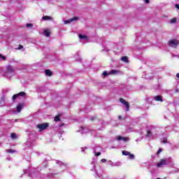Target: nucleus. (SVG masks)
<instances>
[{
    "label": "nucleus",
    "mask_w": 179,
    "mask_h": 179,
    "mask_svg": "<svg viewBox=\"0 0 179 179\" xmlns=\"http://www.w3.org/2000/svg\"><path fill=\"white\" fill-rule=\"evenodd\" d=\"M22 48H23V45H19V48H18V49H19V50H22Z\"/></svg>",
    "instance_id": "34"
},
{
    "label": "nucleus",
    "mask_w": 179,
    "mask_h": 179,
    "mask_svg": "<svg viewBox=\"0 0 179 179\" xmlns=\"http://www.w3.org/2000/svg\"><path fill=\"white\" fill-rule=\"evenodd\" d=\"M129 152L127 151V150H124L122 151V155L123 156H128L129 155Z\"/></svg>",
    "instance_id": "20"
},
{
    "label": "nucleus",
    "mask_w": 179,
    "mask_h": 179,
    "mask_svg": "<svg viewBox=\"0 0 179 179\" xmlns=\"http://www.w3.org/2000/svg\"><path fill=\"white\" fill-rule=\"evenodd\" d=\"M80 128H81V129H83V127H81Z\"/></svg>",
    "instance_id": "41"
},
{
    "label": "nucleus",
    "mask_w": 179,
    "mask_h": 179,
    "mask_svg": "<svg viewBox=\"0 0 179 179\" xmlns=\"http://www.w3.org/2000/svg\"><path fill=\"white\" fill-rule=\"evenodd\" d=\"M169 44L170 45V47H177V45H178V44H179V42L176 39H172L169 41Z\"/></svg>",
    "instance_id": "2"
},
{
    "label": "nucleus",
    "mask_w": 179,
    "mask_h": 179,
    "mask_svg": "<svg viewBox=\"0 0 179 179\" xmlns=\"http://www.w3.org/2000/svg\"><path fill=\"white\" fill-rule=\"evenodd\" d=\"M61 116L59 115H57L55 117V122H58V121H61Z\"/></svg>",
    "instance_id": "14"
},
{
    "label": "nucleus",
    "mask_w": 179,
    "mask_h": 179,
    "mask_svg": "<svg viewBox=\"0 0 179 179\" xmlns=\"http://www.w3.org/2000/svg\"><path fill=\"white\" fill-rule=\"evenodd\" d=\"M166 164H167V160L166 159H162L158 164H157V167H163V166H166Z\"/></svg>",
    "instance_id": "4"
},
{
    "label": "nucleus",
    "mask_w": 179,
    "mask_h": 179,
    "mask_svg": "<svg viewBox=\"0 0 179 179\" xmlns=\"http://www.w3.org/2000/svg\"><path fill=\"white\" fill-rule=\"evenodd\" d=\"M119 119L121 120V116H119Z\"/></svg>",
    "instance_id": "39"
},
{
    "label": "nucleus",
    "mask_w": 179,
    "mask_h": 179,
    "mask_svg": "<svg viewBox=\"0 0 179 179\" xmlns=\"http://www.w3.org/2000/svg\"><path fill=\"white\" fill-rule=\"evenodd\" d=\"M102 75L104 76V78H106V76H108V73H107V71H103V73H102Z\"/></svg>",
    "instance_id": "25"
},
{
    "label": "nucleus",
    "mask_w": 179,
    "mask_h": 179,
    "mask_svg": "<svg viewBox=\"0 0 179 179\" xmlns=\"http://www.w3.org/2000/svg\"><path fill=\"white\" fill-rule=\"evenodd\" d=\"M128 156L129 159H130L131 160H134V159H135V155H134V154H131V152H129Z\"/></svg>",
    "instance_id": "16"
},
{
    "label": "nucleus",
    "mask_w": 179,
    "mask_h": 179,
    "mask_svg": "<svg viewBox=\"0 0 179 179\" xmlns=\"http://www.w3.org/2000/svg\"><path fill=\"white\" fill-rule=\"evenodd\" d=\"M43 34L46 36V37H50V36H51V32L49 31V29H45L43 31Z\"/></svg>",
    "instance_id": "9"
},
{
    "label": "nucleus",
    "mask_w": 179,
    "mask_h": 179,
    "mask_svg": "<svg viewBox=\"0 0 179 179\" xmlns=\"http://www.w3.org/2000/svg\"><path fill=\"white\" fill-rule=\"evenodd\" d=\"M177 22V18H171V20H170V23L171 24H174V23H176Z\"/></svg>",
    "instance_id": "17"
},
{
    "label": "nucleus",
    "mask_w": 179,
    "mask_h": 179,
    "mask_svg": "<svg viewBox=\"0 0 179 179\" xmlns=\"http://www.w3.org/2000/svg\"><path fill=\"white\" fill-rule=\"evenodd\" d=\"M145 136H147V138H150V136H152V131H147V134L145 135Z\"/></svg>",
    "instance_id": "18"
},
{
    "label": "nucleus",
    "mask_w": 179,
    "mask_h": 179,
    "mask_svg": "<svg viewBox=\"0 0 179 179\" xmlns=\"http://www.w3.org/2000/svg\"><path fill=\"white\" fill-rule=\"evenodd\" d=\"M176 92H179V90H176Z\"/></svg>",
    "instance_id": "40"
},
{
    "label": "nucleus",
    "mask_w": 179,
    "mask_h": 179,
    "mask_svg": "<svg viewBox=\"0 0 179 179\" xmlns=\"http://www.w3.org/2000/svg\"><path fill=\"white\" fill-rule=\"evenodd\" d=\"M90 120V121H94V120H96V117H91Z\"/></svg>",
    "instance_id": "30"
},
{
    "label": "nucleus",
    "mask_w": 179,
    "mask_h": 179,
    "mask_svg": "<svg viewBox=\"0 0 179 179\" xmlns=\"http://www.w3.org/2000/svg\"><path fill=\"white\" fill-rule=\"evenodd\" d=\"M154 99H155V101H161V103L163 102V96L160 95L155 96Z\"/></svg>",
    "instance_id": "8"
},
{
    "label": "nucleus",
    "mask_w": 179,
    "mask_h": 179,
    "mask_svg": "<svg viewBox=\"0 0 179 179\" xmlns=\"http://www.w3.org/2000/svg\"><path fill=\"white\" fill-rule=\"evenodd\" d=\"M7 152H8V153H15V150L8 149V150H7Z\"/></svg>",
    "instance_id": "22"
},
{
    "label": "nucleus",
    "mask_w": 179,
    "mask_h": 179,
    "mask_svg": "<svg viewBox=\"0 0 179 179\" xmlns=\"http://www.w3.org/2000/svg\"><path fill=\"white\" fill-rule=\"evenodd\" d=\"M117 141H122V136H118L117 137Z\"/></svg>",
    "instance_id": "28"
},
{
    "label": "nucleus",
    "mask_w": 179,
    "mask_h": 179,
    "mask_svg": "<svg viewBox=\"0 0 179 179\" xmlns=\"http://www.w3.org/2000/svg\"><path fill=\"white\" fill-rule=\"evenodd\" d=\"M110 73H118V71L113 70V71H110Z\"/></svg>",
    "instance_id": "27"
},
{
    "label": "nucleus",
    "mask_w": 179,
    "mask_h": 179,
    "mask_svg": "<svg viewBox=\"0 0 179 179\" xmlns=\"http://www.w3.org/2000/svg\"><path fill=\"white\" fill-rule=\"evenodd\" d=\"M26 27H33V24L28 23L26 24Z\"/></svg>",
    "instance_id": "26"
},
{
    "label": "nucleus",
    "mask_w": 179,
    "mask_h": 179,
    "mask_svg": "<svg viewBox=\"0 0 179 179\" xmlns=\"http://www.w3.org/2000/svg\"><path fill=\"white\" fill-rule=\"evenodd\" d=\"M122 139L123 141H127V140H128V138L122 137Z\"/></svg>",
    "instance_id": "36"
},
{
    "label": "nucleus",
    "mask_w": 179,
    "mask_h": 179,
    "mask_svg": "<svg viewBox=\"0 0 179 179\" xmlns=\"http://www.w3.org/2000/svg\"><path fill=\"white\" fill-rule=\"evenodd\" d=\"M121 61H122L123 62H126V64H128V62H129V60H128V57L127 56H124L121 58Z\"/></svg>",
    "instance_id": "11"
},
{
    "label": "nucleus",
    "mask_w": 179,
    "mask_h": 179,
    "mask_svg": "<svg viewBox=\"0 0 179 179\" xmlns=\"http://www.w3.org/2000/svg\"><path fill=\"white\" fill-rule=\"evenodd\" d=\"M120 103H122V104H124V106H125L126 108H127V111H129V103L124 99L120 98Z\"/></svg>",
    "instance_id": "3"
},
{
    "label": "nucleus",
    "mask_w": 179,
    "mask_h": 179,
    "mask_svg": "<svg viewBox=\"0 0 179 179\" xmlns=\"http://www.w3.org/2000/svg\"><path fill=\"white\" fill-rule=\"evenodd\" d=\"M10 73H13V67L10 65L6 67V75H9Z\"/></svg>",
    "instance_id": "7"
},
{
    "label": "nucleus",
    "mask_w": 179,
    "mask_h": 179,
    "mask_svg": "<svg viewBox=\"0 0 179 179\" xmlns=\"http://www.w3.org/2000/svg\"><path fill=\"white\" fill-rule=\"evenodd\" d=\"M162 143H167V138H164L162 140Z\"/></svg>",
    "instance_id": "29"
},
{
    "label": "nucleus",
    "mask_w": 179,
    "mask_h": 179,
    "mask_svg": "<svg viewBox=\"0 0 179 179\" xmlns=\"http://www.w3.org/2000/svg\"><path fill=\"white\" fill-rule=\"evenodd\" d=\"M0 58H1V59H3V61L6 59V57L3 56L1 54H0Z\"/></svg>",
    "instance_id": "24"
},
{
    "label": "nucleus",
    "mask_w": 179,
    "mask_h": 179,
    "mask_svg": "<svg viewBox=\"0 0 179 179\" xmlns=\"http://www.w3.org/2000/svg\"><path fill=\"white\" fill-rule=\"evenodd\" d=\"M175 7L176 8V9H178V10H179V4H176V5H175Z\"/></svg>",
    "instance_id": "33"
},
{
    "label": "nucleus",
    "mask_w": 179,
    "mask_h": 179,
    "mask_svg": "<svg viewBox=\"0 0 179 179\" xmlns=\"http://www.w3.org/2000/svg\"><path fill=\"white\" fill-rule=\"evenodd\" d=\"M18 97L21 96V97H26V92H20V93L17 94Z\"/></svg>",
    "instance_id": "13"
},
{
    "label": "nucleus",
    "mask_w": 179,
    "mask_h": 179,
    "mask_svg": "<svg viewBox=\"0 0 179 179\" xmlns=\"http://www.w3.org/2000/svg\"><path fill=\"white\" fill-rule=\"evenodd\" d=\"M144 2H145V3H149L150 2V1H149V0H144Z\"/></svg>",
    "instance_id": "35"
},
{
    "label": "nucleus",
    "mask_w": 179,
    "mask_h": 179,
    "mask_svg": "<svg viewBox=\"0 0 179 179\" xmlns=\"http://www.w3.org/2000/svg\"><path fill=\"white\" fill-rule=\"evenodd\" d=\"M176 78H178V79H179V73H178L176 74Z\"/></svg>",
    "instance_id": "38"
},
{
    "label": "nucleus",
    "mask_w": 179,
    "mask_h": 179,
    "mask_svg": "<svg viewBox=\"0 0 179 179\" xmlns=\"http://www.w3.org/2000/svg\"><path fill=\"white\" fill-rule=\"evenodd\" d=\"M64 125H65V124L64 123H62L61 124H59V127H64Z\"/></svg>",
    "instance_id": "37"
},
{
    "label": "nucleus",
    "mask_w": 179,
    "mask_h": 179,
    "mask_svg": "<svg viewBox=\"0 0 179 179\" xmlns=\"http://www.w3.org/2000/svg\"><path fill=\"white\" fill-rule=\"evenodd\" d=\"M48 127H50V123L48 122H45L43 124H38L36 125V128L37 129H39V132H41V131H45V129H47V128H48Z\"/></svg>",
    "instance_id": "1"
},
{
    "label": "nucleus",
    "mask_w": 179,
    "mask_h": 179,
    "mask_svg": "<svg viewBox=\"0 0 179 179\" xmlns=\"http://www.w3.org/2000/svg\"><path fill=\"white\" fill-rule=\"evenodd\" d=\"M11 138L13 139H17V135H16V134H15V133H12L11 134Z\"/></svg>",
    "instance_id": "19"
},
{
    "label": "nucleus",
    "mask_w": 179,
    "mask_h": 179,
    "mask_svg": "<svg viewBox=\"0 0 179 179\" xmlns=\"http://www.w3.org/2000/svg\"><path fill=\"white\" fill-rule=\"evenodd\" d=\"M43 20H52V18L48 15H45L42 17Z\"/></svg>",
    "instance_id": "12"
},
{
    "label": "nucleus",
    "mask_w": 179,
    "mask_h": 179,
    "mask_svg": "<svg viewBox=\"0 0 179 179\" xmlns=\"http://www.w3.org/2000/svg\"><path fill=\"white\" fill-rule=\"evenodd\" d=\"M45 73L46 76H52V71H51L50 69L45 70Z\"/></svg>",
    "instance_id": "10"
},
{
    "label": "nucleus",
    "mask_w": 179,
    "mask_h": 179,
    "mask_svg": "<svg viewBox=\"0 0 179 179\" xmlns=\"http://www.w3.org/2000/svg\"><path fill=\"white\" fill-rule=\"evenodd\" d=\"M100 155H101V152H96L95 153V156H100Z\"/></svg>",
    "instance_id": "31"
},
{
    "label": "nucleus",
    "mask_w": 179,
    "mask_h": 179,
    "mask_svg": "<svg viewBox=\"0 0 179 179\" xmlns=\"http://www.w3.org/2000/svg\"><path fill=\"white\" fill-rule=\"evenodd\" d=\"M161 152H163V149L159 148V150H157L156 155H157V156H159V155H160Z\"/></svg>",
    "instance_id": "21"
},
{
    "label": "nucleus",
    "mask_w": 179,
    "mask_h": 179,
    "mask_svg": "<svg viewBox=\"0 0 179 179\" xmlns=\"http://www.w3.org/2000/svg\"><path fill=\"white\" fill-rule=\"evenodd\" d=\"M101 162L102 163H106V162H107V159H101Z\"/></svg>",
    "instance_id": "32"
},
{
    "label": "nucleus",
    "mask_w": 179,
    "mask_h": 179,
    "mask_svg": "<svg viewBox=\"0 0 179 179\" xmlns=\"http://www.w3.org/2000/svg\"><path fill=\"white\" fill-rule=\"evenodd\" d=\"M23 107H24V103H19L16 107L17 113H20L23 110Z\"/></svg>",
    "instance_id": "6"
},
{
    "label": "nucleus",
    "mask_w": 179,
    "mask_h": 179,
    "mask_svg": "<svg viewBox=\"0 0 179 179\" xmlns=\"http://www.w3.org/2000/svg\"><path fill=\"white\" fill-rule=\"evenodd\" d=\"M79 38H81V39L84 38L85 40H87V36L79 34Z\"/></svg>",
    "instance_id": "15"
},
{
    "label": "nucleus",
    "mask_w": 179,
    "mask_h": 179,
    "mask_svg": "<svg viewBox=\"0 0 179 179\" xmlns=\"http://www.w3.org/2000/svg\"><path fill=\"white\" fill-rule=\"evenodd\" d=\"M17 97H19L18 95H17V94H14V95L13 96L12 99H13V100H15L16 99H17Z\"/></svg>",
    "instance_id": "23"
},
{
    "label": "nucleus",
    "mask_w": 179,
    "mask_h": 179,
    "mask_svg": "<svg viewBox=\"0 0 179 179\" xmlns=\"http://www.w3.org/2000/svg\"><path fill=\"white\" fill-rule=\"evenodd\" d=\"M76 20H79L78 17H73V18H70L69 20H66L64 21L65 24H68L69 23H72V22H76Z\"/></svg>",
    "instance_id": "5"
}]
</instances>
